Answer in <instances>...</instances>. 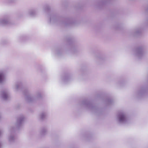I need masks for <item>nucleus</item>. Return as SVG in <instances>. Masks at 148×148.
<instances>
[{
  "label": "nucleus",
  "mask_w": 148,
  "mask_h": 148,
  "mask_svg": "<svg viewBox=\"0 0 148 148\" xmlns=\"http://www.w3.org/2000/svg\"><path fill=\"white\" fill-rule=\"evenodd\" d=\"M118 118L120 123H125L127 121V118L125 114L123 112H120L119 114Z\"/></svg>",
  "instance_id": "obj_1"
},
{
  "label": "nucleus",
  "mask_w": 148,
  "mask_h": 148,
  "mask_svg": "<svg viewBox=\"0 0 148 148\" xmlns=\"http://www.w3.org/2000/svg\"><path fill=\"white\" fill-rule=\"evenodd\" d=\"M8 91L6 90L3 91L1 92V97L3 99H6L8 97Z\"/></svg>",
  "instance_id": "obj_2"
},
{
  "label": "nucleus",
  "mask_w": 148,
  "mask_h": 148,
  "mask_svg": "<svg viewBox=\"0 0 148 148\" xmlns=\"http://www.w3.org/2000/svg\"><path fill=\"white\" fill-rule=\"evenodd\" d=\"M8 19L7 18H4L0 20V23L3 25H5L8 24Z\"/></svg>",
  "instance_id": "obj_3"
},
{
  "label": "nucleus",
  "mask_w": 148,
  "mask_h": 148,
  "mask_svg": "<svg viewBox=\"0 0 148 148\" xmlns=\"http://www.w3.org/2000/svg\"><path fill=\"white\" fill-rule=\"evenodd\" d=\"M5 80V75L3 72H0V84L3 83Z\"/></svg>",
  "instance_id": "obj_4"
},
{
  "label": "nucleus",
  "mask_w": 148,
  "mask_h": 148,
  "mask_svg": "<svg viewBox=\"0 0 148 148\" xmlns=\"http://www.w3.org/2000/svg\"><path fill=\"white\" fill-rule=\"evenodd\" d=\"M23 119H24L23 117L19 118L17 121V123L19 125L21 124L23 121Z\"/></svg>",
  "instance_id": "obj_5"
},
{
  "label": "nucleus",
  "mask_w": 148,
  "mask_h": 148,
  "mask_svg": "<svg viewBox=\"0 0 148 148\" xmlns=\"http://www.w3.org/2000/svg\"><path fill=\"white\" fill-rule=\"evenodd\" d=\"M20 86V84L19 83H17L16 84L14 87V89L15 90H17L19 88Z\"/></svg>",
  "instance_id": "obj_6"
},
{
  "label": "nucleus",
  "mask_w": 148,
  "mask_h": 148,
  "mask_svg": "<svg viewBox=\"0 0 148 148\" xmlns=\"http://www.w3.org/2000/svg\"><path fill=\"white\" fill-rule=\"evenodd\" d=\"M14 136H10L8 138L9 141L11 142L13 141L14 140Z\"/></svg>",
  "instance_id": "obj_7"
},
{
  "label": "nucleus",
  "mask_w": 148,
  "mask_h": 148,
  "mask_svg": "<svg viewBox=\"0 0 148 148\" xmlns=\"http://www.w3.org/2000/svg\"><path fill=\"white\" fill-rule=\"evenodd\" d=\"M35 11L34 10H32L31 11L29 12L31 16H33L34 15V13Z\"/></svg>",
  "instance_id": "obj_8"
},
{
  "label": "nucleus",
  "mask_w": 148,
  "mask_h": 148,
  "mask_svg": "<svg viewBox=\"0 0 148 148\" xmlns=\"http://www.w3.org/2000/svg\"><path fill=\"white\" fill-rule=\"evenodd\" d=\"M46 114L45 113H42L41 115V117L42 119H43L46 116Z\"/></svg>",
  "instance_id": "obj_9"
},
{
  "label": "nucleus",
  "mask_w": 148,
  "mask_h": 148,
  "mask_svg": "<svg viewBox=\"0 0 148 148\" xmlns=\"http://www.w3.org/2000/svg\"><path fill=\"white\" fill-rule=\"evenodd\" d=\"M142 50L140 49V50L138 52V54L139 55V54H141L142 53Z\"/></svg>",
  "instance_id": "obj_10"
},
{
  "label": "nucleus",
  "mask_w": 148,
  "mask_h": 148,
  "mask_svg": "<svg viewBox=\"0 0 148 148\" xmlns=\"http://www.w3.org/2000/svg\"><path fill=\"white\" fill-rule=\"evenodd\" d=\"M1 131H0V134H1Z\"/></svg>",
  "instance_id": "obj_11"
}]
</instances>
